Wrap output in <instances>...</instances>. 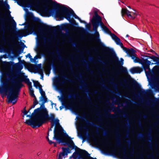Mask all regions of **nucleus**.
<instances>
[{
	"label": "nucleus",
	"instance_id": "obj_24",
	"mask_svg": "<svg viewBox=\"0 0 159 159\" xmlns=\"http://www.w3.org/2000/svg\"><path fill=\"white\" fill-rule=\"evenodd\" d=\"M73 16L74 17V18L75 19H77L78 20H79L80 21V22L81 23L83 22V21L81 19L79 18L76 14H74L73 15Z\"/></svg>",
	"mask_w": 159,
	"mask_h": 159
},
{
	"label": "nucleus",
	"instance_id": "obj_33",
	"mask_svg": "<svg viewBox=\"0 0 159 159\" xmlns=\"http://www.w3.org/2000/svg\"><path fill=\"white\" fill-rule=\"evenodd\" d=\"M27 56L31 60H33V59L32 58V57L31 56V55H30V53L28 54Z\"/></svg>",
	"mask_w": 159,
	"mask_h": 159
},
{
	"label": "nucleus",
	"instance_id": "obj_58",
	"mask_svg": "<svg viewBox=\"0 0 159 159\" xmlns=\"http://www.w3.org/2000/svg\"><path fill=\"white\" fill-rule=\"evenodd\" d=\"M43 52H45L43 50Z\"/></svg>",
	"mask_w": 159,
	"mask_h": 159
},
{
	"label": "nucleus",
	"instance_id": "obj_10",
	"mask_svg": "<svg viewBox=\"0 0 159 159\" xmlns=\"http://www.w3.org/2000/svg\"><path fill=\"white\" fill-rule=\"evenodd\" d=\"M95 15L93 16L92 21H96V22L100 23H102V18L101 17L98 15L97 12H95L94 13Z\"/></svg>",
	"mask_w": 159,
	"mask_h": 159
},
{
	"label": "nucleus",
	"instance_id": "obj_6",
	"mask_svg": "<svg viewBox=\"0 0 159 159\" xmlns=\"http://www.w3.org/2000/svg\"><path fill=\"white\" fill-rule=\"evenodd\" d=\"M101 144H102L104 149L107 150L108 153L112 155H115L116 154V149L112 147H111L112 144L111 143L107 142L103 143L102 141H100Z\"/></svg>",
	"mask_w": 159,
	"mask_h": 159
},
{
	"label": "nucleus",
	"instance_id": "obj_56",
	"mask_svg": "<svg viewBox=\"0 0 159 159\" xmlns=\"http://www.w3.org/2000/svg\"><path fill=\"white\" fill-rule=\"evenodd\" d=\"M128 7H129V8H130V7L129 6H128Z\"/></svg>",
	"mask_w": 159,
	"mask_h": 159
},
{
	"label": "nucleus",
	"instance_id": "obj_39",
	"mask_svg": "<svg viewBox=\"0 0 159 159\" xmlns=\"http://www.w3.org/2000/svg\"><path fill=\"white\" fill-rule=\"evenodd\" d=\"M138 85V84L135 81L134 83V86H137Z\"/></svg>",
	"mask_w": 159,
	"mask_h": 159
},
{
	"label": "nucleus",
	"instance_id": "obj_50",
	"mask_svg": "<svg viewBox=\"0 0 159 159\" xmlns=\"http://www.w3.org/2000/svg\"><path fill=\"white\" fill-rule=\"evenodd\" d=\"M68 91H70V88H68L67 89Z\"/></svg>",
	"mask_w": 159,
	"mask_h": 159
},
{
	"label": "nucleus",
	"instance_id": "obj_34",
	"mask_svg": "<svg viewBox=\"0 0 159 159\" xmlns=\"http://www.w3.org/2000/svg\"><path fill=\"white\" fill-rule=\"evenodd\" d=\"M23 46L21 48V49L22 51H23L25 47V45L24 44L22 43Z\"/></svg>",
	"mask_w": 159,
	"mask_h": 159
},
{
	"label": "nucleus",
	"instance_id": "obj_12",
	"mask_svg": "<svg viewBox=\"0 0 159 159\" xmlns=\"http://www.w3.org/2000/svg\"><path fill=\"white\" fill-rule=\"evenodd\" d=\"M111 37L112 39L115 41L116 44L120 45L121 47L123 46V44L122 43L120 42V39L119 38L114 34H112L111 35Z\"/></svg>",
	"mask_w": 159,
	"mask_h": 159
},
{
	"label": "nucleus",
	"instance_id": "obj_9",
	"mask_svg": "<svg viewBox=\"0 0 159 159\" xmlns=\"http://www.w3.org/2000/svg\"><path fill=\"white\" fill-rule=\"evenodd\" d=\"M152 87L155 90L159 92V76H156L154 78Z\"/></svg>",
	"mask_w": 159,
	"mask_h": 159
},
{
	"label": "nucleus",
	"instance_id": "obj_46",
	"mask_svg": "<svg viewBox=\"0 0 159 159\" xmlns=\"http://www.w3.org/2000/svg\"><path fill=\"white\" fill-rule=\"evenodd\" d=\"M137 159H143V156H141V157H140L139 159L138 158Z\"/></svg>",
	"mask_w": 159,
	"mask_h": 159
},
{
	"label": "nucleus",
	"instance_id": "obj_36",
	"mask_svg": "<svg viewBox=\"0 0 159 159\" xmlns=\"http://www.w3.org/2000/svg\"><path fill=\"white\" fill-rule=\"evenodd\" d=\"M65 90L66 89L64 88H61L60 89V90L62 92H64Z\"/></svg>",
	"mask_w": 159,
	"mask_h": 159
},
{
	"label": "nucleus",
	"instance_id": "obj_54",
	"mask_svg": "<svg viewBox=\"0 0 159 159\" xmlns=\"http://www.w3.org/2000/svg\"><path fill=\"white\" fill-rule=\"evenodd\" d=\"M51 130H52L51 129H49V131H50V130L51 131Z\"/></svg>",
	"mask_w": 159,
	"mask_h": 159
},
{
	"label": "nucleus",
	"instance_id": "obj_28",
	"mask_svg": "<svg viewBox=\"0 0 159 159\" xmlns=\"http://www.w3.org/2000/svg\"><path fill=\"white\" fill-rule=\"evenodd\" d=\"M123 152H124V156L125 157H126V148L125 147H124V149H123Z\"/></svg>",
	"mask_w": 159,
	"mask_h": 159
},
{
	"label": "nucleus",
	"instance_id": "obj_52",
	"mask_svg": "<svg viewBox=\"0 0 159 159\" xmlns=\"http://www.w3.org/2000/svg\"><path fill=\"white\" fill-rule=\"evenodd\" d=\"M129 35H128V34H127V35H126V37H129Z\"/></svg>",
	"mask_w": 159,
	"mask_h": 159
},
{
	"label": "nucleus",
	"instance_id": "obj_35",
	"mask_svg": "<svg viewBox=\"0 0 159 159\" xmlns=\"http://www.w3.org/2000/svg\"><path fill=\"white\" fill-rule=\"evenodd\" d=\"M37 58H38L37 57V56H35L34 57V59H33V60H31V61H35L36 59H37Z\"/></svg>",
	"mask_w": 159,
	"mask_h": 159
},
{
	"label": "nucleus",
	"instance_id": "obj_27",
	"mask_svg": "<svg viewBox=\"0 0 159 159\" xmlns=\"http://www.w3.org/2000/svg\"><path fill=\"white\" fill-rule=\"evenodd\" d=\"M24 115H26L28 112H27L26 110V107H25L23 111V112Z\"/></svg>",
	"mask_w": 159,
	"mask_h": 159
},
{
	"label": "nucleus",
	"instance_id": "obj_53",
	"mask_svg": "<svg viewBox=\"0 0 159 159\" xmlns=\"http://www.w3.org/2000/svg\"><path fill=\"white\" fill-rule=\"evenodd\" d=\"M41 79L42 78L43 80V77L42 76V77L41 78Z\"/></svg>",
	"mask_w": 159,
	"mask_h": 159
},
{
	"label": "nucleus",
	"instance_id": "obj_15",
	"mask_svg": "<svg viewBox=\"0 0 159 159\" xmlns=\"http://www.w3.org/2000/svg\"><path fill=\"white\" fill-rule=\"evenodd\" d=\"M65 81H62L60 80H58L56 81V85L58 87H64L65 85Z\"/></svg>",
	"mask_w": 159,
	"mask_h": 159
},
{
	"label": "nucleus",
	"instance_id": "obj_31",
	"mask_svg": "<svg viewBox=\"0 0 159 159\" xmlns=\"http://www.w3.org/2000/svg\"><path fill=\"white\" fill-rule=\"evenodd\" d=\"M5 26L4 23H3L2 25V31H5Z\"/></svg>",
	"mask_w": 159,
	"mask_h": 159
},
{
	"label": "nucleus",
	"instance_id": "obj_5",
	"mask_svg": "<svg viewBox=\"0 0 159 159\" xmlns=\"http://www.w3.org/2000/svg\"><path fill=\"white\" fill-rule=\"evenodd\" d=\"M138 62L140 63L142 65L143 69L145 71L147 76H151L152 72L149 68V66L151 63V62L147 59H143L142 60L140 59Z\"/></svg>",
	"mask_w": 159,
	"mask_h": 159
},
{
	"label": "nucleus",
	"instance_id": "obj_47",
	"mask_svg": "<svg viewBox=\"0 0 159 159\" xmlns=\"http://www.w3.org/2000/svg\"><path fill=\"white\" fill-rule=\"evenodd\" d=\"M84 129L86 130H88V128L86 127H84Z\"/></svg>",
	"mask_w": 159,
	"mask_h": 159
},
{
	"label": "nucleus",
	"instance_id": "obj_19",
	"mask_svg": "<svg viewBox=\"0 0 159 159\" xmlns=\"http://www.w3.org/2000/svg\"><path fill=\"white\" fill-rule=\"evenodd\" d=\"M93 29L95 30H96L98 26V24L99 23H98V22H96L95 21H92Z\"/></svg>",
	"mask_w": 159,
	"mask_h": 159
},
{
	"label": "nucleus",
	"instance_id": "obj_29",
	"mask_svg": "<svg viewBox=\"0 0 159 159\" xmlns=\"http://www.w3.org/2000/svg\"><path fill=\"white\" fill-rule=\"evenodd\" d=\"M88 98L89 99V101L88 102V104L89 105H93V104L92 103V102L90 99V97L89 96H88Z\"/></svg>",
	"mask_w": 159,
	"mask_h": 159
},
{
	"label": "nucleus",
	"instance_id": "obj_21",
	"mask_svg": "<svg viewBox=\"0 0 159 159\" xmlns=\"http://www.w3.org/2000/svg\"><path fill=\"white\" fill-rule=\"evenodd\" d=\"M41 87H39V92L41 95V96H43L45 95V93L44 91H43L42 89V86H41Z\"/></svg>",
	"mask_w": 159,
	"mask_h": 159
},
{
	"label": "nucleus",
	"instance_id": "obj_49",
	"mask_svg": "<svg viewBox=\"0 0 159 159\" xmlns=\"http://www.w3.org/2000/svg\"><path fill=\"white\" fill-rule=\"evenodd\" d=\"M70 102H73L72 101V99L71 98L70 99Z\"/></svg>",
	"mask_w": 159,
	"mask_h": 159
},
{
	"label": "nucleus",
	"instance_id": "obj_48",
	"mask_svg": "<svg viewBox=\"0 0 159 159\" xmlns=\"http://www.w3.org/2000/svg\"><path fill=\"white\" fill-rule=\"evenodd\" d=\"M86 122H87V124H88L89 123V121L88 120L86 121Z\"/></svg>",
	"mask_w": 159,
	"mask_h": 159
},
{
	"label": "nucleus",
	"instance_id": "obj_42",
	"mask_svg": "<svg viewBox=\"0 0 159 159\" xmlns=\"http://www.w3.org/2000/svg\"><path fill=\"white\" fill-rule=\"evenodd\" d=\"M141 93H143V94H145L146 93V92L144 90H142L141 92Z\"/></svg>",
	"mask_w": 159,
	"mask_h": 159
},
{
	"label": "nucleus",
	"instance_id": "obj_4",
	"mask_svg": "<svg viewBox=\"0 0 159 159\" xmlns=\"http://www.w3.org/2000/svg\"><path fill=\"white\" fill-rule=\"evenodd\" d=\"M121 47L123 48L124 51L126 52L127 55L130 57H131L132 59L134 60V62H139L140 59L137 57V55L135 53V51L133 48L129 49L123 46Z\"/></svg>",
	"mask_w": 159,
	"mask_h": 159
},
{
	"label": "nucleus",
	"instance_id": "obj_44",
	"mask_svg": "<svg viewBox=\"0 0 159 159\" xmlns=\"http://www.w3.org/2000/svg\"><path fill=\"white\" fill-rule=\"evenodd\" d=\"M43 47H45V48H46V44L45 43H43Z\"/></svg>",
	"mask_w": 159,
	"mask_h": 159
},
{
	"label": "nucleus",
	"instance_id": "obj_1",
	"mask_svg": "<svg viewBox=\"0 0 159 159\" xmlns=\"http://www.w3.org/2000/svg\"><path fill=\"white\" fill-rule=\"evenodd\" d=\"M63 129L61 126L57 127L54 130V135L53 139L56 140L59 144L62 143L63 145L66 144L69 147H62V152L58 155V159H62L66 157L68 154L71 152L72 149H76V152L72 155L74 159H97L91 157L87 151L81 149L76 146L70 137L66 133H64Z\"/></svg>",
	"mask_w": 159,
	"mask_h": 159
},
{
	"label": "nucleus",
	"instance_id": "obj_55",
	"mask_svg": "<svg viewBox=\"0 0 159 159\" xmlns=\"http://www.w3.org/2000/svg\"><path fill=\"white\" fill-rule=\"evenodd\" d=\"M71 82H74V81H71Z\"/></svg>",
	"mask_w": 159,
	"mask_h": 159
},
{
	"label": "nucleus",
	"instance_id": "obj_7",
	"mask_svg": "<svg viewBox=\"0 0 159 159\" xmlns=\"http://www.w3.org/2000/svg\"><path fill=\"white\" fill-rule=\"evenodd\" d=\"M121 13L122 15H126L128 18L133 19H134L137 15V13L135 11H129L126 8H122Z\"/></svg>",
	"mask_w": 159,
	"mask_h": 159
},
{
	"label": "nucleus",
	"instance_id": "obj_59",
	"mask_svg": "<svg viewBox=\"0 0 159 159\" xmlns=\"http://www.w3.org/2000/svg\"><path fill=\"white\" fill-rule=\"evenodd\" d=\"M106 29H107V27H106Z\"/></svg>",
	"mask_w": 159,
	"mask_h": 159
},
{
	"label": "nucleus",
	"instance_id": "obj_41",
	"mask_svg": "<svg viewBox=\"0 0 159 159\" xmlns=\"http://www.w3.org/2000/svg\"><path fill=\"white\" fill-rule=\"evenodd\" d=\"M48 53L50 54H51V53L52 55V56L53 57L54 55V52H48Z\"/></svg>",
	"mask_w": 159,
	"mask_h": 159
},
{
	"label": "nucleus",
	"instance_id": "obj_8",
	"mask_svg": "<svg viewBox=\"0 0 159 159\" xmlns=\"http://www.w3.org/2000/svg\"><path fill=\"white\" fill-rule=\"evenodd\" d=\"M152 75L151 76H149L151 78H153V80L152 81V82L154 81V78L156 76H156L155 75L157 74H159V66H154L152 70ZM148 77V76H147Z\"/></svg>",
	"mask_w": 159,
	"mask_h": 159
},
{
	"label": "nucleus",
	"instance_id": "obj_51",
	"mask_svg": "<svg viewBox=\"0 0 159 159\" xmlns=\"http://www.w3.org/2000/svg\"><path fill=\"white\" fill-rule=\"evenodd\" d=\"M47 139L48 141V140H49V139H48V137H47Z\"/></svg>",
	"mask_w": 159,
	"mask_h": 159
},
{
	"label": "nucleus",
	"instance_id": "obj_38",
	"mask_svg": "<svg viewBox=\"0 0 159 159\" xmlns=\"http://www.w3.org/2000/svg\"><path fill=\"white\" fill-rule=\"evenodd\" d=\"M12 22H13V23L14 25L15 26H16V23L15 22V21L13 19H12Z\"/></svg>",
	"mask_w": 159,
	"mask_h": 159
},
{
	"label": "nucleus",
	"instance_id": "obj_14",
	"mask_svg": "<svg viewBox=\"0 0 159 159\" xmlns=\"http://www.w3.org/2000/svg\"><path fill=\"white\" fill-rule=\"evenodd\" d=\"M35 26L34 24L31 25L29 27L28 29L27 30V35L31 34L32 32L35 31Z\"/></svg>",
	"mask_w": 159,
	"mask_h": 159
},
{
	"label": "nucleus",
	"instance_id": "obj_43",
	"mask_svg": "<svg viewBox=\"0 0 159 159\" xmlns=\"http://www.w3.org/2000/svg\"><path fill=\"white\" fill-rule=\"evenodd\" d=\"M133 153L132 154H131V158L132 159H133L134 157V155H133Z\"/></svg>",
	"mask_w": 159,
	"mask_h": 159
},
{
	"label": "nucleus",
	"instance_id": "obj_3",
	"mask_svg": "<svg viewBox=\"0 0 159 159\" xmlns=\"http://www.w3.org/2000/svg\"><path fill=\"white\" fill-rule=\"evenodd\" d=\"M42 97L43 101V104L39 107L35 109L31 114L32 116H33L35 114V117L33 119L28 120L25 122L26 124L33 128L39 127L48 120H50L56 124H59V120L58 119L55 120L54 115L51 114L49 116L48 111L45 107L44 103L47 101L46 96L45 95Z\"/></svg>",
	"mask_w": 159,
	"mask_h": 159
},
{
	"label": "nucleus",
	"instance_id": "obj_26",
	"mask_svg": "<svg viewBox=\"0 0 159 159\" xmlns=\"http://www.w3.org/2000/svg\"><path fill=\"white\" fill-rule=\"evenodd\" d=\"M48 142L50 144H52V143L54 144V146L56 147L57 145V143L56 142H52L51 140H48Z\"/></svg>",
	"mask_w": 159,
	"mask_h": 159
},
{
	"label": "nucleus",
	"instance_id": "obj_45",
	"mask_svg": "<svg viewBox=\"0 0 159 159\" xmlns=\"http://www.w3.org/2000/svg\"><path fill=\"white\" fill-rule=\"evenodd\" d=\"M121 146V144L120 143H119L118 144V147L119 148H120Z\"/></svg>",
	"mask_w": 159,
	"mask_h": 159
},
{
	"label": "nucleus",
	"instance_id": "obj_13",
	"mask_svg": "<svg viewBox=\"0 0 159 159\" xmlns=\"http://www.w3.org/2000/svg\"><path fill=\"white\" fill-rule=\"evenodd\" d=\"M3 39L5 43H7L9 47L11 49H12L14 47H15L16 46V44L15 43V41H14L15 40V37H12L11 38V42L14 43L13 44L11 45L9 44L8 43H6V42L5 39L4 37L2 38Z\"/></svg>",
	"mask_w": 159,
	"mask_h": 159
},
{
	"label": "nucleus",
	"instance_id": "obj_60",
	"mask_svg": "<svg viewBox=\"0 0 159 159\" xmlns=\"http://www.w3.org/2000/svg\"><path fill=\"white\" fill-rule=\"evenodd\" d=\"M158 63H159V61H158Z\"/></svg>",
	"mask_w": 159,
	"mask_h": 159
},
{
	"label": "nucleus",
	"instance_id": "obj_17",
	"mask_svg": "<svg viewBox=\"0 0 159 159\" xmlns=\"http://www.w3.org/2000/svg\"><path fill=\"white\" fill-rule=\"evenodd\" d=\"M42 29L46 31H50L52 30L51 27L47 25H43L42 27Z\"/></svg>",
	"mask_w": 159,
	"mask_h": 159
},
{
	"label": "nucleus",
	"instance_id": "obj_30",
	"mask_svg": "<svg viewBox=\"0 0 159 159\" xmlns=\"http://www.w3.org/2000/svg\"><path fill=\"white\" fill-rule=\"evenodd\" d=\"M36 105V104H34L33 103V104L30 107V109L29 111H28V112H29L30 110L31 109L34 108L35 106Z\"/></svg>",
	"mask_w": 159,
	"mask_h": 159
},
{
	"label": "nucleus",
	"instance_id": "obj_11",
	"mask_svg": "<svg viewBox=\"0 0 159 159\" xmlns=\"http://www.w3.org/2000/svg\"><path fill=\"white\" fill-rule=\"evenodd\" d=\"M142 71V69L139 67H133L130 69V72L133 74L136 73H140Z\"/></svg>",
	"mask_w": 159,
	"mask_h": 159
},
{
	"label": "nucleus",
	"instance_id": "obj_22",
	"mask_svg": "<svg viewBox=\"0 0 159 159\" xmlns=\"http://www.w3.org/2000/svg\"><path fill=\"white\" fill-rule=\"evenodd\" d=\"M120 70L122 72H124V73H127V71L126 68L125 67H124L123 66H121L120 68Z\"/></svg>",
	"mask_w": 159,
	"mask_h": 159
},
{
	"label": "nucleus",
	"instance_id": "obj_57",
	"mask_svg": "<svg viewBox=\"0 0 159 159\" xmlns=\"http://www.w3.org/2000/svg\"><path fill=\"white\" fill-rule=\"evenodd\" d=\"M3 35H4V33H3Z\"/></svg>",
	"mask_w": 159,
	"mask_h": 159
},
{
	"label": "nucleus",
	"instance_id": "obj_25",
	"mask_svg": "<svg viewBox=\"0 0 159 159\" xmlns=\"http://www.w3.org/2000/svg\"><path fill=\"white\" fill-rule=\"evenodd\" d=\"M34 99L33 103L35 104H36V105L38 104V102L37 100L36 97L35 96V97H34Z\"/></svg>",
	"mask_w": 159,
	"mask_h": 159
},
{
	"label": "nucleus",
	"instance_id": "obj_23",
	"mask_svg": "<svg viewBox=\"0 0 159 159\" xmlns=\"http://www.w3.org/2000/svg\"><path fill=\"white\" fill-rule=\"evenodd\" d=\"M103 49L105 51L106 53L108 54L109 52L110 51V49L108 47H104L103 48Z\"/></svg>",
	"mask_w": 159,
	"mask_h": 159
},
{
	"label": "nucleus",
	"instance_id": "obj_2",
	"mask_svg": "<svg viewBox=\"0 0 159 159\" xmlns=\"http://www.w3.org/2000/svg\"><path fill=\"white\" fill-rule=\"evenodd\" d=\"M6 83L5 84V90L8 95L7 98L9 102L14 104L16 102L19 92L23 86L22 82H25L28 85L30 95L32 97H35L32 89V83L27 76L19 78L17 73L13 70L9 71L7 74Z\"/></svg>",
	"mask_w": 159,
	"mask_h": 159
},
{
	"label": "nucleus",
	"instance_id": "obj_32",
	"mask_svg": "<svg viewBox=\"0 0 159 159\" xmlns=\"http://www.w3.org/2000/svg\"><path fill=\"white\" fill-rule=\"evenodd\" d=\"M17 36L18 37H20V38H21L23 36L22 35V34L20 33H18Z\"/></svg>",
	"mask_w": 159,
	"mask_h": 159
},
{
	"label": "nucleus",
	"instance_id": "obj_18",
	"mask_svg": "<svg viewBox=\"0 0 159 159\" xmlns=\"http://www.w3.org/2000/svg\"><path fill=\"white\" fill-rule=\"evenodd\" d=\"M15 66L16 68L20 71L23 68V65L19 63H16L15 65Z\"/></svg>",
	"mask_w": 159,
	"mask_h": 159
},
{
	"label": "nucleus",
	"instance_id": "obj_20",
	"mask_svg": "<svg viewBox=\"0 0 159 159\" xmlns=\"http://www.w3.org/2000/svg\"><path fill=\"white\" fill-rule=\"evenodd\" d=\"M33 82L34 86L36 88H37L39 87H39H41V86H42L37 81H34Z\"/></svg>",
	"mask_w": 159,
	"mask_h": 159
},
{
	"label": "nucleus",
	"instance_id": "obj_16",
	"mask_svg": "<svg viewBox=\"0 0 159 159\" xmlns=\"http://www.w3.org/2000/svg\"><path fill=\"white\" fill-rule=\"evenodd\" d=\"M124 60L123 58L121 59V62L119 60L118 58H115V63L117 64L119 66H122L123 64Z\"/></svg>",
	"mask_w": 159,
	"mask_h": 159
},
{
	"label": "nucleus",
	"instance_id": "obj_37",
	"mask_svg": "<svg viewBox=\"0 0 159 159\" xmlns=\"http://www.w3.org/2000/svg\"><path fill=\"white\" fill-rule=\"evenodd\" d=\"M107 116L109 117H112L113 116V115L112 114H110L109 115H107Z\"/></svg>",
	"mask_w": 159,
	"mask_h": 159
},
{
	"label": "nucleus",
	"instance_id": "obj_40",
	"mask_svg": "<svg viewBox=\"0 0 159 159\" xmlns=\"http://www.w3.org/2000/svg\"><path fill=\"white\" fill-rule=\"evenodd\" d=\"M42 152H38L37 153V155L38 156H39V155H40L41 154Z\"/></svg>",
	"mask_w": 159,
	"mask_h": 159
}]
</instances>
